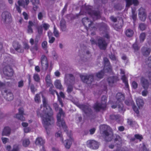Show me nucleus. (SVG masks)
<instances>
[{"label": "nucleus", "instance_id": "nucleus-1", "mask_svg": "<svg viewBox=\"0 0 151 151\" xmlns=\"http://www.w3.org/2000/svg\"><path fill=\"white\" fill-rule=\"evenodd\" d=\"M42 95L43 99V106H41L40 109L37 111V116L42 118V123L46 130L50 128L51 125L54 121L52 116V111L49 105L47 103L46 99L41 93L39 94H36L35 97V101L37 103L40 101V96Z\"/></svg>", "mask_w": 151, "mask_h": 151}, {"label": "nucleus", "instance_id": "nucleus-2", "mask_svg": "<svg viewBox=\"0 0 151 151\" xmlns=\"http://www.w3.org/2000/svg\"><path fill=\"white\" fill-rule=\"evenodd\" d=\"M100 129L101 132H102L106 135L105 139L107 141H110L112 140L117 145H115V147L118 148L116 151H119L120 150V146L122 144V141L121 138L118 136H116V138L114 139H113V134L111 132L109 134L108 133V131L110 129V127L106 125H102L100 126Z\"/></svg>", "mask_w": 151, "mask_h": 151}, {"label": "nucleus", "instance_id": "nucleus-3", "mask_svg": "<svg viewBox=\"0 0 151 151\" xmlns=\"http://www.w3.org/2000/svg\"><path fill=\"white\" fill-rule=\"evenodd\" d=\"M59 112L57 115V125L60 129H63L65 131H66L67 127L65 125L64 121L61 119L62 117H63L64 116V113L60 108L59 109Z\"/></svg>", "mask_w": 151, "mask_h": 151}, {"label": "nucleus", "instance_id": "nucleus-4", "mask_svg": "<svg viewBox=\"0 0 151 151\" xmlns=\"http://www.w3.org/2000/svg\"><path fill=\"white\" fill-rule=\"evenodd\" d=\"M107 98L106 96L102 97L101 103H96L94 105V108L96 111H99L101 109H104L106 106V103Z\"/></svg>", "mask_w": 151, "mask_h": 151}, {"label": "nucleus", "instance_id": "nucleus-5", "mask_svg": "<svg viewBox=\"0 0 151 151\" xmlns=\"http://www.w3.org/2000/svg\"><path fill=\"white\" fill-rule=\"evenodd\" d=\"M2 21L5 23H8L12 21L11 14L8 12H3L2 14Z\"/></svg>", "mask_w": 151, "mask_h": 151}, {"label": "nucleus", "instance_id": "nucleus-6", "mask_svg": "<svg viewBox=\"0 0 151 151\" xmlns=\"http://www.w3.org/2000/svg\"><path fill=\"white\" fill-rule=\"evenodd\" d=\"M86 145L88 147L93 149H96L98 148L99 143L94 140H88L86 142Z\"/></svg>", "mask_w": 151, "mask_h": 151}, {"label": "nucleus", "instance_id": "nucleus-7", "mask_svg": "<svg viewBox=\"0 0 151 151\" xmlns=\"http://www.w3.org/2000/svg\"><path fill=\"white\" fill-rule=\"evenodd\" d=\"M4 73L5 75L8 77L12 76L13 74V70L8 65L4 67L3 68Z\"/></svg>", "mask_w": 151, "mask_h": 151}, {"label": "nucleus", "instance_id": "nucleus-8", "mask_svg": "<svg viewBox=\"0 0 151 151\" xmlns=\"http://www.w3.org/2000/svg\"><path fill=\"white\" fill-rule=\"evenodd\" d=\"M138 16L140 19L142 21H144L146 18V15L145 9L141 8L139 10Z\"/></svg>", "mask_w": 151, "mask_h": 151}, {"label": "nucleus", "instance_id": "nucleus-9", "mask_svg": "<svg viewBox=\"0 0 151 151\" xmlns=\"http://www.w3.org/2000/svg\"><path fill=\"white\" fill-rule=\"evenodd\" d=\"M73 141V138L69 136L68 138L65 140L63 142L65 148L67 149H69Z\"/></svg>", "mask_w": 151, "mask_h": 151}, {"label": "nucleus", "instance_id": "nucleus-10", "mask_svg": "<svg viewBox=\"0 0 151 151\" xmlns=\"http://www.w3.org/2000/svg\"><path fill=\"white\" fill-rule=\"evenodd\" d=\"M41 62L42 68L45 70H47L48 68V64L46 57L45 56H42Z\"/></svg>", "mask_w": 151, "mask_h": 151}, {"label": "nucleus", "instance_id": "nucleus-11", "mask_svg": "<svg viewBox=\"0 0 151 151\" xmlns=\"http://www.w3.org/2000/svg\"><path fill=\"white\" fill-rule=\"evenodd\" d=\"M98 45L101 49H105L107 46V43L105 40L103 38L99 39L98 41Z\"/></svg>", "mask_w": 151, "mask_h": 151}, {"label": "nucleus", "instance_id": "nucleus-12", "mask_svg": "<svg viewBox=\"0 0 151 151\" xmlns=\"http://www.w3.org/2000/svg\"><path fill=\"white\" fill-rule=\"evenodd\" d=\"M80 76L82 81L85 83H87L88 81H92L93 80V75H91L88 76L86 75H81Z\"/></svg>", "mask_w": 151, "mask_h": 151}, {"label": "nucleus", "instance_id": "nucleus-13", "mask_svg": "<svg viewBox=\"0 0 151 151\" xmlns=\"http://www.w3.org/2000/svg\"><path fill=\"white\" fill-rule=\"evenodd\" d=\"M104 61L105 64L104 70L105 72H111V69L109 65V62L108 59L106 58H105L104 59Z\"/></svg>", "mask_w": 151, "mask_h": 151}, {"label": "nucleus", "instance_id": "nucleus-14", "mask_svg": "<svg viewBox=\"0 0 151 151\" xmlns=\"http://www.w3.org/2000/svg\"><path fill=\"white\" fill-rule=\"evenodd\" d=\"M82 21L84 25L87 29L90 28L92 25V22L87 17L83 18Z\"/></svg>", "mask_w": 151, "mask_h": 151}, {"label": "nucleus", "instance_id": "nucleus-15", "mask_svg": "<svg viewBox=\"0 0 151 151\" xmlns=\"http://www.w3.org/2000/svg\"><path fill=\"white\" fill-rule=\"evenodd\" d=\"M121 104L120 102L117 103V101H116V104H117V105H116L115 106L113 105H111V107L113 109H115L116 107H117L119 111L120 112H122L125 110V109L124 108L122 104V102H121Z\"/></svg>", "mask_w": 151, "mask_h": 151}, {"label": "nucleus", "instance_id": "nucleus-16", "mask_svg": "<svg viewBox=\"0 0 151 151\" xmlns=\"http://www.w3.org/2000/svg\"><path fill=\"white\" fill-rule=\"evenodd\" d=\"M77 105L80 109H82L86 113L90 111L91 109L88 106H84L79 104H78Z\"/></svg>", "mask_w": 151, "mask_h": 151}, {"label": "nucleus", "instance_id": "nucleus-17", "mask_svg": "<svg viewBox=\"0 0 151 151\" xmlns=\"http://www.w3.org/2000/svg\"><path fill=\"white\" fill-rule=\"evenodd\" d=\"M74 80V78L73 76L70 74H66L65 75V83L69 81L70 82H72Z\"/></svg>", "mask_w": 151, "mask_h": 151}, {"label": "nucleus", "instance_id": "nucleus-18", "mask_svg": "<svg viewBox=\"0 0 151 151\" xmlns=\"http://www.w3.org/2000/svg\"><path fill=\"white\" fill-rule=\"evenodd\" d=\"M116 98L117 100V102H120L121 104V102L124 100V97L122 94L119 93L117 94Z\"/></svg>", "mask_w": 151, "mask_h": 151}, {"label": "nucleus", "instance_id": "nucleus-19", "mask_svg": "<svg viewBox=\"0 0 151 151\" xmlns=\"http://www.w3.org/2000/svg\"><path fill=\"white\" fill-rule=\"evenodd\" d=\"M125 103L128 105H131L132 106L133 110L135 113L137 114L139 113V111L137 108L133 105L132 101H130L129 102H128L126 100L125 101Z\"/></svg>", "mask_w": 151, "mask_h": 151}, {"label": "nucleus", "instance_id": "nucleus-20", "mask_svg": "<svg viewBox=\"0 0 151 151\" xmlns=\"http://www.w3.org/2000/svg\"><path fill=\"white\" fill-rule=\"evenodd\" d=\"M45 141L41 137L37 138L36 140L35 144L36 145H41L42 148H43V147L42 145L44 143ZM43 151H44V149H43Z\"/></svg>", "mask_w": 151, "mask_h": 151}, {"label": "nucleus", "instance_id": "nucleus-21", "mask_svg": "<svg viewBox=\"0 0 151 151\" xmlns=\"http://www.w3.org/2000/svg\"><path fill=\"white\" fill-rule=\"evenodd\" d=\"M11 132V129L10 128L8 127H5L4 128L2 132V136H8L9 135Z\"/></svg>", "mask_w": 151, "mask_h": 151}, {"label": "nucleus", "instance_id": "nucleus-22", "mask_svg": "<svg viewBox=\"0 0 151 151\" xmlns=\"http://www.w3.org/2000/svg\"><path fill=\"white\" fill-rule=\"evenodd\" d=\"M29 3V0H25L24 2L22 1V0H20L18 2V4L19 6H22L24 8L27 7Z\"/></svg>", "mask_w": 151, "mask_h": 151}, {"label": "nucleus", "instance_id": "nucleus-23", "mask_svg": "<svg viewBox=\"0 0 151 151\" xmlns=\"http://www.w3.org/2000/svg\"><path fill=\"white\" fill-rule=\"evenodd\" d=\"M126 6H129L132 4L134 5H137L138 3V1L137 0H126Z\"/></svg>", "mask_w": 151, "mask_h": 151}, {"label": "nucleus", "instance_id": "nucleus-24", "mask_svg": "<svg viewBox=\"0 0 151 151\" xmlns=\"http://www.w3.org/2000/svg\"><path fill=\"white\" fill-rule=\"evenodd\" d=\"M141 82L142 86L145 89L147 88L148 86V83L147 80L144 78H142L141 80Z\"/></svg>", "mask_w": 151, "mask_h": 151}, {"label": "nucleus", "instance_id": "nucleus-25", "mask_svg": "<svg viewBox=\"0 0 151 151\" xmlns=\"http://www.w3.org/2000/svg\"><path fill=\"white\" fill-rule=\"evenodd\" d=\"M14 117L21 121H24L25 120V119L23 116V115L19 113L16 114L14 116Z\"/></svg>", "mask_w": 151, "mask_h": 151}, {"label": "nucleus", "instance_id": "nucleus-26", "mask_svg": "<svg viewBox=\"0 0 151 151\" xmlns=\"http://www.w3.org/2000/svg\"><path fill=\"white\" fill-rule=\"evenodd\" d=\"M107 81L109 85L111 86H113L114 82L116 81V80L114 79V78L110 77L108 78Z\"/></svg>", "mask_w": 151, "mask_h": 151}, {"label": "nucleus", "instance_id": "nucleus-27", "mask_svg": "<svg viewBox=\"0 0 151 151\" xmlns=\"http://www.w3.org/2000/svg\"><path fill=\"white\" fill-rule=\"evenodd\" d=\"M55 85L57 88L59 89H61L63 88L60 81L59 80H57L55 81Z\"/></svg>", "mask_w": 151, "mask_h": 151}, {"label": "nucleus", "instance_id": "nucleus-28", "mask_svg": "<svg viewBox=\"0 0 151 151\" xmlns=\"http://www.w3.org/2000/svg\"><path fill=\"white\" fill-rule=\"evenodd\" d=\"M45 81L48 85L50 86H52L51 83L50 75L49 74H48L47 76L45 78Z\"/></svg>", "mask_w": 151, "mask_h": 151}, {"label": "nucleus", "instance_id": "nucleus-29", "mask_svg": "<svg viewBox=\"0 0 151 151\" xmlns=\"http://www.w3.org/2000/svg\"><path fill=\"white\" fill-rule=\"evenodd\" d=\"M136 101L137 104L139 108L142 106L143 105V101L141 99L137 98L136 100Z\"/></svg>", "mask_w": 151, "mask_h": 151}, {"label": "nucleus", "instance_id": "nucleus-30", "mask_svg": "<svg viewBox=\"0 0 151 151\" xmlns=\"http://www.w3.org/2000/svg\"><path fill=\"white\" fill-rule=\"evenodd\" d=\"M13 46L15 50L18 52H22L21 51H19V49L20 48V45L17 42H14L13 43Z\"/></svg>", "mask_w": 151, "mask_h": 151}, {"label": "nucleus", "instance_id": "nucleus-31", "mask_svg": "<svg viewBox=\"0 0 151 151\" xmlns=\"http://www.w3.org/2000/svg\"><path fill=\"white\" fill-rule=\"evenodd\" d=\"M125 34L127 36L131 37L134 34V32L132 30L128 29L126 31Z\"/></svg>", "mask_w": 151, "mask_h": 151}, {"label": "nucleus", "instance_id": "nucleus-32", "mask_svg": "<svg viewBox=\"0 0 151 151\" xmlns=\"http://www.w3.org/2000/svg\"><path fill=\"white\" fill-rule=\"evenodd\" d=\"M92 16L94 19H97L100 17V14L99 12H95L92 15Z\"/></svg>", "mask_w": 151, "mask_h": 151}, {"label": "nucleus", "instance_id": "nucleus-33", "mask_svg": "<svg viewBox=\"0 0 151 151\" xmlns=\"http://www.w3.org/2000/svg\"><path fill=\"white\" fill-rule=\"evenodd\" d=\"M150 49L149 48H145L143 51V55L145 56H147L150 54Z\"/></svg>", "mask_w": 151, "mask_h": 151}, {"label": "nucleus", "instance_id": "nucleus-34", "mask_svg": "<svg viewBox=\"0 0 151 151\" xmlns=\"http://www.w3.org/2000/svg\"><path fill=\"white\" fill-rule=\"evenodd\" d=\"M39 49V47L37 44L35 43L34 46L32 47L30 50L31 51L35 53Z\"/></svg>", "mask_w": 151, "mask_h": 151}, {"label": "nucleus", "instance_id": "nucleus-35", "mask_svg": "<svg viewBox=\"0 0 151 151\" xmlns=\"http://www.w3.org/2000/svg\"><path fill=\"white\" fill-rule=\"evenodd\" d=\"M6 98L8 101H11L14 98V96L12 93H8L6 95Z\"/></svg>", "mask_w": 151, "mask_h": 151}, {"label": "nucleus", "instance_id": "nucleus-36", "mask_svg": "<svg viewBox=\"0 0 151 151\" xmlns=\"http://www.w3.org/2000/svg\"><path fill=\"white\" fill-rule=\"evenodd\" d=\"M30 143V142L28 139H24L22 140V144L24 147L28 146Z\"/></svg>", "mask_w": 151, "mask_h": 151}, {"label": "nucleus", "instance_id": "nucleus-37", "mask_svg": "<svg viewBox=\"0 0 151 151\" xmlns=\"http://www.w3.org/2000/svg\"><path fill=\"white\" fill-rule=\"evenodd\" d=\"M51 90H52V88H51L50 89V91L52 93L54 94L55 92L56 93V94L57 95V96L58 97V100L59 101L60 104L61 105V106H63V103L61 101V99H60V98L59 97V95H58V93L57 92L55 91L54 90H53V91H52V92H51Z\"/></svg>", "mask_w": 151, "mask_h": 151}, {"label": "nucleus", "instance_id": "nucleus-38", "mask_svg": "<svg viewBox=\"0 0 151 151\" xmlns=\"http://www.w3.org/2000/svg\"><path fill=\"white\" fill-rule=\"evenodd\" d=\"M55 137H59L61 141L63 142V139L62 137V133L60 131H58L55 134Z\"/></svg>", "mask_w": 151, "mask_h": 151}, {"label": "nucleus", "instance_id": "nucleus-39", "mask_svg": "<svg viewBox=\"0 0 151 151\" xmlns=\"http://www.w3.org/2000/svg\"><path fill=\"white\" fill-rule=\"evenodd\" d=\"M122 79L123 82L124 83L125 86L127 88L128 87V84L127 78L124 76H122Z\"/></svg>", "mask_w": 151, "mask_h": 151}, {"label": "nucleus", "instance_id": "nucleus-40", "mask_svg": "<svg viewBox=\"0 0 151 151\" xmlns=\"http://www.w3.org/2000/svg\"><path fill=\"white\" fill-rule=\"evenodd\" d=\"M65 21L64 20H61L60 22V26L61 28L64 30L65 28Z\"/></svg>", "mask_w": 151, "mask_h": 151}, {"label": "nucleus", "instance_id": "nucleus-41", "mask_svg": "<svg viewBox=\"0 0 151 151\" xmlns=\"http://www.w3.org/2000/svg\"><path fill=\"white\" fill-rule=\"evenodd\" d=\"M104 73L102 71H100L96 74V76L98 78H102L104 76Z\"/></svg>", "mask_w": 151, "mask_h": 151}, {"label": "nucleus", "instance_id": "nucleus-42", "mask_svg": "<svg viewBox=\"0 0 151 151\" xmlns=\"http://www.w3.org/2000/svg\"><path fill=\"white\" fill-rule=\"evenodd\" d=\"M47 42L46 41H44L42 42V46L43 49L45 50H47Z\"/></svg>", "mask_w": 151, "mask_h": 151}, {"label": "nucleus", "instance_id": "nucleus-43", "mask_svg": "<svg viewBox=\"0 0 151 151\" xmlns=\"http://www.w3.org/2000/svg\"><path fill=\"white\" fill-rule=\"evenodd\" d=\"M33 78L37 82H39L40 80V78L38 75L35 74L34 75Z\"/></svg>", "mask_w": 151, "mask_h": 151}, {"label": "nucleus", "instance_id": "nucleus-44", "mask_svg": "<svg viewBox=\"0 0 151 151\" xmlns=\"http://www.w3.org/2000/svg\"><path fill=\"white\" fill-rule=\"evenodd\" d=\"M132 17L133 20H134L136 18L137 14L135 12V10L132 9Z\"/></svg>", "mask_w": 151, "mask_h": 151}, {"label": "nucleus", "instance_id": "nucleus-45", "mask_svg": "<svg viewBox=\"0 0 151 151\" xmlns=\"http://www.w3.org/2000/svg\"><path fill=\"white\" fill-rule=\"evenodd\" d=\"M33 30L32 27H27V32L28 33L31 34L33 33Z\"/></svg>", "mask_w": 151, "mask_h": 151}, {"label": "nucleus", "instance_id": "nucleus-46", "mask_svg": "<svg viewBox=\"0 0 151 151\" xmlns=\"http://www.w3.org/2000/svg\"><path fill=\"white\" fill-rule=\"evenodd\" d=\"M23 130L24 132L26 133L29 132L31 130L30 128L28 127L24 128Z\"/></svg>", "mask_w": 151, "mask_h": 151}, {"label": "nucleus", "instance_id": "nucleus-47", "mask_svg": "<svg viewBox=\"0 0 151 151\" xmlns=\"http://www.w3.org/2000/svg\"><path fill=\"white\" fill-rule=\"evenodd\" d=\"M1 140L3 143L4 144H5L9 141V139L5 137H2L1 138Z\"/></svg>", "mask_w": 151, "mask_h": 151}, {"label": "nucleus", "instance_id": "nucleus-48", "mask_svg": "<svg viewBox=\"0 0 151 151\" xmlns=\"http://www.w3.org/2000/svg\"><path fill=\"white\" fill-rule=\"evenodd\" d=\"M145 34L144 33H141L140 35V40L141 41H143L145 39Z\"/></svg>", "mask_w": 151, "mask_h": 151}, {"label": "nucleus", "instance_id": "nucleus-49", "mask_svg": "<svg viewBox=\"0 0 151 151\" xmlns=\"http://www.w3.org/2000/svg\"><path fill=\"white\" fill-rule=\"evenodd\" d=\"M54 34L55 36L56 37L59 36V32L55 28H54Z\"/></svg>", "mask_w": 151, "mask_h": 151}, {"label": "nucleus", "instance_id": "nucleus-50", "mask_svg": "<svg viewBox=\"0 0 151 151\" xmlns=\"http://www.w3.org/2000/svg\"><path fill=\"white\" fill-rule=\"evenodd\" d=\"M18 113L22 114L23 115L25 114L24 113V109L23 108H20L18 109Z\"/></svg>", "mask_w": 151, "mask_h": 151}, {"label": "nucleus", "instance_id": "nucleus-51", "mask_svg": "<svg viewBox=\"0 0 151 151\" xmlns=\"http://www.w3.org/2000/svg\"><path fill=\"white\" fill-rule=\"evenodd\" d=\"M42 26L44 28L45 30H47L49 28L50 26L49 25L47 24L44 23L42 24Z\"/></svg>", "mask_w": 151, "mask_h": 151}, {"label": "nucleus", "instance_id": "nucleus-52", "mask_svg": "<svg viewBox=\"0 0 151 151\" xmlns=\"http://www.w3.org/2000/svg\"><path fill=\"white\" fill-rule=\"evenodd\" d=\"M139 28L142 30H144L146 28V26L143 24H141L139 25Z\"/></svg>", "mask_w": 151, "mask_h": 151}, {"label": "nucleus", "instance_id": "nucleus-53", "mask_svg": "<svg viewBox=\"0 0 151 151\" xmlns=\"http://www.w3.org/2000/svg\"><path fill=\"white\" fill-rule=\"evenodd\" d=\"M132 86L133 88L136 89L138 85L136 82L133 81L132 83Z\"/></svg>", "mask_w": 151, "mask_h": 151}, {"label": "nucleus", "instance_id": "nucleus-54", "mask_svg": "<svg viewBox=\"0 0 151 151\" xmlns=\"http://www.w3.org/2000/svg\"><path fill=\"white\" fill-rule=\"evenodd\" d=\"M133 47L135 51L138 50L139 49V47L136 43L134 44L133 45Z\"/></svg>", "mask_w": 151, "mask_h": 151}, {"label": "nucleus", "instance_id": "nucleus-55", "mask_svg": "<svg viewBox=\"0 0 151 151\" xmlns=\"http://www.w3.org/2000/svg\"><path fill=\"white\" fill-rule=\"evenodd\" d=\"M49 42L50 43H52L55 40V38L53 37H49Z\"/></svg>", "mask_w": 151, "mask_h": 151}, {"label": "nucleus", "instance_id": "nucleus-56", "mask_svg": "<svg viewBox=\"0 0 151 151\" xmlns=\"http://www.w3.org/2000/svg\"><path fill=\"white\" fill-rule=\"evenodd\" d=\"M18 146L17 145H14L13 148L11 151H18Z\"/></svg>", "mask_w": 151, "mask_h": 151}, {"label": "nucleus", "instance_id": "nucleus-57", "mask_svg": "<svg viewBox=\"0 0 151 151\" xmlns=\"http://www.w3.org/2000/svg\"><path fill=\"white\" fill-rule=\"evenodd\" d=\"M43 16V14L41 12H40L39 13L38 15V19L40 20H41L42 19Z\"/></svg>", "mask_w": 151, "mask_h": 151}, {"label": "nucleus", "instance_id": "nucleus-58", "mask_svg": "<svg viewBox=\"0 0 151 151\" xmlns=\"http://www.w3.org/2000/svg\"><path fill=\"white\" fill-rule=\"evenodd\" d=\"M135 137L136 138L139 139L140 141L142 138V137L141 135L139 134H136L135 135Z\"/></svg>", "mask_w": 151, "mask_h": 151}, {"label": "nucleus", "instance_id": "nucleus-59", "mask_svg": "<svg viewBox=\"0 0 151 151\" xmlns=\"http://www.w3.org/2000/svg\"><path fill=\"white\" fill-rule=\"evenodd\" d=\"M42 27H39L38 28V32L39 35H41L42 33Z\"/></svg>", "mask_w": 151, "mask_h": 151}, {"label": "nucleus", "instance_id": "nucleus-60", "mask_svg": "<svg viewBox=\"0 0 151 151\" xmlns=\"http://www.w3.org/2000/svg\"><path fill=\"white\" fill-rule=\"evenodd\" d=\"M22 125L24 128H25V127H27L28 126V124L27 123L23 122L22 123Z\"/></svg>", "mask_w": 151, "mask_h": 151}, {"label": "nucleus", "instance_id": "nucleus-61", "mask_svg": "<svg viewBox=\"0 0 151 151\" xmlns=\"http://www.w3.org/2000/svg\"><path fill=\"white\" fill-rule=\"evenodd\" d=\"M34 25V23L31 21H29V24L28 26V27H32Z\"/></svg>", "mask_w": 151, "mask_h": 151}, {"label": "nucleus", "instance_id": "nucleus-62", "mask_svg": "<svg viewBox=\"0 0 151 151\" xmlns=\"http://www.w3.org/2000/svg\"><path fill=\"white\" fill-rule=\"evenodd\" d=\"M110 58L111 60H116V57L114 55L112 54L110 56Z\"/></svg>", "mask_w": 151, "mask_h": 151}, {"label": "nucleus", "instance_id": "nucleus-63", "mask_svg": "<svg viewBox=\"0 0 151 151\" xmlns=\"http://www.w3.org/2000/svg\"><path fill=\"white\" fill-rule=\"evenodd\" d=\"M23 85V81H20L18 83V86L19 87H22Z\"/></svg>", "mask_w": 151, "mask_h": 151}, {"label": "nucleus", "instance_id": "nucleus-64", "mask_svg": "<svg viewBox=\"0 0 151 151\" xmlns=\"http://www.w3.org/2000/svg\"><path fill=\"white\" fill-rule=\"evenodd\" d=\"M55 75L57 77H59L60 75V72L58 71H56L54 73Z\"/></svg>", "mask_w": 151, "mask_h": 151}]
</instances>
